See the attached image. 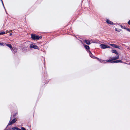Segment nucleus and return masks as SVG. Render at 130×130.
I'll use <instances>...</instances> for the list:
<instances>
[{
    "label": "nucleus",
    "mask_w": 130,
    "mask_h": 130,
    "mask_svg": "<svg viewBox=\"0 0 130 130\" xmlns=\"http://www.w3.org/2000/svg\"><path fill=\"white\" fill-rule=\"evenodd\" d=\"M100 47L101 48L103 49H105L107 48H112V47H110V46H108L104 44H101L100 45Z\"/></svg>",
    "instance_id": "nucleus-4"
},
{
    "label": "nucleus",
    "mask_w": 130,
    "mask_h": 130,
    "mask_svg": "<svg viewBox=\"0 0 130 130\" xmlns=\"http://www.w3.org/2000/svg\"><path fill=\"white\" fill-rule=\"evenodd\" d=\"M18 127H13L12 128V129L13 130H17L18 129Z\"/></svg>",
    "instance_id": "nucleus-20"
},
{
    "label": "nucleus",
    "mask_w": 130,
    "mask_h": 130,
    "mask_svg": "<svg viewBox=\"0 0 130 130\" xmlns=\"http://www.w3.org/2000/svg\"><path fill=\"white\" fill-rule=\"evenodd\" d=\"M6 45L9 47L11 49L12 48V46L10 44H6Z\"/></svg>",
    "instance_id": "nucleus-12"
},
{
    "label": "nucleus",
    "mask_w": 130,
    "mask_h": 130,
    "mask_svg": "<svg viewBox=\"0 0 130 130\" xmlns=\"http://www.w3.org/2000/svg\"><path fill=\"white\" fill-rule=\"evenodd\" d=\"M1 2H2V1H3L2 0H1Z\"/></svg>",
    "instance_id": "nucleus-31"
},
{
    "label": "nucleus",
    "mask_w": 130,
    "mask_h": 130,
    "mask_svg": "<svg viewBox=\"0 0 130 130\" xmlns=\"http://www.w3.org/2000/svg\"><path fill=\"white\" fill-rule=\"evenodd\" d=\"M7 126L6 128L5 129H4V130H8L9 129H7Z\"/></svg>",
    "instance_id": "nucleus-27"
},
{
    "label": "nucleus",
    "mask_w": 130,
    "mask_h": 130,
    "mask_svg": "<svg viewBox=\"0 0 130 130\" xmlns=\"http://www.w3.org/2000/svg\"><path fill=\"white\" fill-rule=\"evenodd\" d=\"M106 61L107 62H110L111 63H112V62H111L112 61H113L112 60V59L111 58L110 59H109L108 60H107Z\"/></svg>",
    "instance_id": "nucleus-14"
},
{
    "label": "nucleus",
    "mask_w": 130,
    "mask_h": 130,
    "mask_svg": "<svg viewBox=\"0 0 130 130\" xmlns=\"http://www.w3.org/2000/svg\"><path fill=\"white\" fill-rule=\"evenodd\" d=\"M21 128L22 130H26L25 128L23 127H21Z\"/></svg>",
    "instance_id": "nucleus-23"
},
{
    "label": "nucleus",
    "mask_w": 130,
    "mask_h": 130,
    "mask_svg": "<svg viewBox=\"0 0 130 130\" xmlns=\"http://www.w3.org/2000/svg\"><path fill=\"white\" fill-rule=\"evenodd\" d=\"M112 53H115L117 55H118V53L117 52V51L115 50H112L111 51Z\"/></svg>",
    "instance_id": "nucleus-11"
},
{
    "label": "nucleus",
    "mask_w": 130,
    "mask_h": 130,
    "mask_svg": "<svg viewBox=\"0 0 130 130\" xmlns=\"http://www.w3.org/2000/svg\"><path fill=\"white\" fill-rule=\"evenodd\" d=\"M26 44V43H24L23 46H21V50L24 52L27 51L29 47V45H25Z\"/></svg>",
    "instance_id": "nucleus-1"
},
{
    "label": "nucleus",
    "mask_w": 130,
    "mask_h": 130,
    "mask_svg": "<svg viewBox=\"0 0 130 130\" xmlns=\"http://www.w3.org/2000/svg\"><path fill=\"white\" fill-rule=\"evenodd\" d=\"M89 53L90 56L93 59H96L98 60L99 61L101 62V60L99 59V58L95 57L94 55H93L91 53V52L89 50Z\"/></svg>",
    "instance_id": "nucleus-3"
},
{
    "label": "nucleus",
    "mask_w": 130,
    "mask_h": 130,
    "mask_svg": "<svg viewBox=\"0 0 130 130\" xmlns=\"http://www.w3.org/2000/svg\"><path fill=\"white\" fill-rule=\"evenodd\" d=\"M2 5H3V7H4V8H5V11H6V13H7V12H6V9H5V7H4V4H3V1H2Z\"/></svg>",
    "instance_id": "nucleus-22"
},
{
    "label": "nucleus",
    "mask_w": 130,
    "mask_h": 130,
    "mask_svg": "<svg viewBox=\"0 0 130 130\" xmlns=\"http://www.w3.org/2000/svg\"><path fill=\"white\" fill-rule=\"evenodd\" d=\"M16 113H15L14 114L13 116H15L16 115Z\"/></svg>",
    "instance_id": "nucleus-28"
},
{
    "label": "nucleus",
    "mask_w": 130,
    "mask_h": 130,
    "mask_svg": "<svg viewBox=\"0 0 130 130\" xmlns=\"http://www.w3.org/2000/svg\"><path fill=\"white\" fill-rule=\"evenodd\" d=\"M13 123L12 122V121H11L10 122V121L9 122V123H8L7 126L8 127V125H10Z\"/></svg>",
    "instance_id": "nucleus-16"
},
{
    "label": "nucleus",
    "mask_w": 130,
    "mask_h": 130,
    "mask_svg": "<svg viewBox=\"0 0 130 130\" xmlns=\"http://www.w3.org/2000/svg\"><path fill=\"white\" fill-rule=\"evenodd\" d=\"M16 121L17 120L15 119H14L11 121L13 123H14L16 122Z\"/></svg>",
    "instance_id": "nucleus-18"
},
{
    "label": "nucleus",
    "mask_w": 130,
    "mask_h": 130,
    "mask_svg": "<svg viewBox=\"0 0 130 130\" xmlns=\"http://www.w3.org/2000/svg\"><path fill=\"white\" fill-rule=\"evenodd\" d=\"M119 55H117V56H116L115 57H112L111 58L112 60H116L118 59L119 58Z\"/></svg>",
    "instance_id": "nucleus-6"
},
{
    "label": "nucleus",
    "mask_w": 130,
    "mask_h": 130,
    "mask_svg": "<svg viewBox=\"0 0 130 130\" xmlns=\"http://www.w3.org/2000/svg\"><path fill=\"white\" fill-rule=\"evenodd\" d=\"M0 45L4 46L2 43H1L0 42Z\"/></svg>",
    "instance_id": "nucleus-26"
},
{
    "label": "nucleus",
    "mask_w": 130,
    "mask_h": 130,
    "mask_svg": "<svg viewBox=\"0 0 130 130\" xmlns=\"http://www.w3.org/2000/svg\"><path fill=\"white\" fill-rule=\"evenodd\" d=\"M84 42L88 45H89L90 44V43L89 41L88 40H84Z\"/></svg>",
    "instance_id": "nucleus-10"
},
{
    "label": "nucleus",
    "mask_w": 130,
    "mask_h": 130,
    "mask_svg": "<svg viewBox=\"0 0 130 130\" xmlns=\"http://www.w3.org/2000/svg\"><path fill=\"white\" fill-rule=\"evenodd\" d=\"M110 45L113 47L117 48L120 49V46H119L117 45H116L115 44H110Z\"/></svg>",
    "instance_id": "nucleus-7"
},
{
    "label": "nucleus",
    "mask_w": 130,
    "mask_h": 130,
    "mask_svg": "<svg viewBox=\"0 0 130 130\" xmlns=\"http://www.w3.org/2000/svg\"><path fill=\"white\" fill-rule=\"evenodd\" d=\"M0 35H4L5 34V32L4 31H3L2 32H0Z\"/></svg>",
    "instance_id": "nucleus-21"
},
{
    "label": "nucleus",
    "mask_w": 130,
    "mask_h": 130,
    "mask_svg": "<svg viewBox=\"0 0 130 130\" xmlns=\"http://www.w3.org/2000/svg\"><path fill=\"white\" fill-rule=\"evenodd\" d=\"M120 26L121 27V28L124 29V26H123L122 25H120Z\"/></svg>",
    "instance_id": "nucleus-24"
},
{
    "label": "nucleus",
    "mask_w": 130,
    "mask_h": 130,
    "mask_svg": "<svg viewBox=\"0 0 130 130\" xmlns=\"http://www.w3.org/2000/svg\"><path fill=\"white\" fill-rule=\"evenodd\" d=\"M106 22L107 23L109 24L112 25L113 24V23L112 22H111L110 20L108 19H107Z\"/></svg>",
    "instance_id": "nucleus-8"
},
{
    "label": "nucleus",
    "mask_w": 130,
    "mask_h": 130,
    "mask_svg": "<svg viewBox=\"0 0 130 130\" xmlns=\"http://www.w3.org/2000/svg\"><path fill=\"white\" fill-rule=\"evenodd\" d=\"M115 30L116 31H117L118 32H120V31L121 30V29H117V28H115Z\"/></svg>",
    "instance_id": "nucleus-19"
},
{
    "label": "nucleus",
    "mask_w": 130,
    "mask_h": 130,
    "mask_svg": "<svg viewBox=\"0 0 130 130\" xmlns=\"http://www.w3.org/2000/svg\"><path fill=\"white\" fill-rule=\"evenodd\" d=\"M17 130H21L19 128H18V129H17Z\"/></svg>",
    "instance_id": "nucleus-29"
},
{
    "label": "nucleus",
    "mask_w": 130,
    "mask_h": 130,
    "mask_svg": "<svg viewBox=\"0 0 130 130\" xmlns=\"http://www.w3.org/2000/svg\"><path fill=\"white\" fill-rule=\"evenodd\" d=\"M13 123L12 122V121H11L10 122V121L9 122V123H8L7 126L8 127V125H10Z\"/></svg>",
    "instance_id": "nucleus-15"
},
{
    "label": "nucleus",
    "mask_w": 130,
    "mask_h": 130,
    "mask_svg": "<svg viewBox=\"0 0 130 130\" xmlns=\"http://www.w3.org/2000/svg\"><path fill=\"white\" fill-rule=\"evenodd\" d=\"M42 37V36H39L34 34L31 35V38L34 40H38L41 39Z\"/></svg>",
    "instance_id": "nucleus-2"
},
{
    "label": "nucleus",
    "mask_w": 130,
    "mask_h": 130,
    "mask_svg": "<svg viewBox=\"0 0 130 130\" xmlns=\"http://www.w3.org/2000/svg\"><path fill=\"white\" fill-rule=\"evenodd\" d=\"M12 35V33H10V34H9V35H10V36H11Z\"/></svg>",
    "instance_id": "nucleus-30"
},
{
    "label": "nucleus",
    "mask_w": 130,
    "mask_h": 130,
    "mask_svg": "<svg viewBox=\"0 0 130 130\" xmlns=\"http://www.w3.org/2000/svg\"><path fill=\"white\" fill-rule=\"evenodd\" d=\"M124 29H126V30L130 32V29L129 28H127L125 27H124Z\"/></svg>",
    "instance_id": "nucleus-17"
},
{
    "label": "nucleus",
    "mask_w": 130,
    "mask_h": 130,
    "mask_svg": "<svg viewBox=\"0 0 130 130\" xmlns=\"http://www.w3.org/2000/svg\"><path fill=\"white\" fill-rule=\"evenodd\" d=\"M128 24L130 25V20L128 22Z\"/></svg>",
    "instance_id": "nucleus-25"
},
{
    "label": "nucleus",
    "mask_w": 130,
    "mask_h": 130,
    "mask_svg": "<svg viewBox=\"0 0 130 130\" xmlns=\"http://www.w3.org/2000/svg\"><path fill=\"white\" fill-rule=\"evenodd\" d=\"M29 47L31 48H33L35 49L39 50V47L36 45H34L33 44H31L30 45Z\"/></svg>",
    "instance_id": "nucleus-5"
},
{
    "label": "nucleus",
    "mask_w": 130,
    "mask_h": 130,
    "mask_svg": "<svg viewBox=\"0 0 130 130\" xmlns=\"http://www.w3.org/2000/svg\"><path fill=\"white\" fill-rule=\"evenodd\" d=\"M123 62L121 60H117L116 61H112L111 62H112V63H117L118 62H121L122 63Z\"/></svg>",
    "instance_id": "nucleus-9"
},
{
    "label": "nucleus",
    "mask_w": 130,
    "mask_h": 130,
    "mask_svg": "<svg viewBox=\"0 0 130 130\" xmlns=\"http://www.w3.org/2000/svg\"><path fill=\"white\" fill-rule=\"evenodd\" d=\"M84 47L87 50H89L90 49L89 46L86 45H84Z\"/></svg>",
    "instance_id": "nucleus-13"
}]
</instances>
